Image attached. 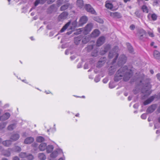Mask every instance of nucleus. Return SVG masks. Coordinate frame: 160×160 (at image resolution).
I'll use <instances>...</instances> for the list:
<instances>
[{
    "label": "nucleus",
    "mask_w": 160,
    "mask_h": 160,
    "mask_svg": "<svg viewBox=\"0 0 160 160\" xmlns=\"http://www.w3.org/2000/svg\"><path fill=\"white\" fill-rule=\"evenodd\" d=\"M132 70L128 69L127 66L121 67L115 75L114 80L118 82L122 78L124 81H128L132 75Z\"/></svg>",
    "instance_id": "nucleus-1"
},
{
    "label": "nucleus",
    "mask_w": 160,
    "mask_h": 160,
    "mask_svg": "<svg viewBox=\"0 0 160 160\" xmlns=\"http://www.w3.org/2000/svg\"><path fill=\"white\" fill-rule=\"evenodd\" d=\"M72 13L74 15L73 16H71L73 18V21L72 23V26H71V34L74 30V28L79 26H81L84 24H85L87 22L88 18L86 16H82L80 18L78 23V24L76 21L77 19V17L76 16V14L75 13L74 11H71V14Z\"/></svg>",
    "instance_id": "nucleus-2"
},
{
    "label": "nucleus",
    "mask_w": 160,
    "mask_h": 160,
    "mask_svg": "<svg viewBox=\"0 0 160 160\" xmlns=\"http://www.w3.org/2000/svg\"><path fill=\"white\" fill-rule=\"evenodd\" d=\"M139 81L140 82L139 85L141 86L142 89V93H146L145 95L148 96L151 93V92L149 90L151 88V86L149 83H147L145 84L142 83V79L139 78H137L135 80V81L137 82Z\"/></svg>",
    "instance_id": "nucleus-3"
},
{
    "label": "nucleus",
    "mask_w": 160,
    "mask_h": 160,
    "mask_svg": "<svg viewBox=\"0 0 160 160\" xmlns=\"http://www.w3.org/2000/svg\"><path fill=\"white\" fill-rule=\"evenodd\" d=\"M92 26L93 25L92 23H88L87 25L84 29L82 28H79L77 29L75 31H74V32L72 34L78 35L81 34V32H83L84 34H87L91 30Z\"/></svg>",
    "instance_id": "nucleus-4"
},
{
    "label": "nucleus",
    "mask_w": 160,
    "mask_h": 160,
    "mask_svg": "<svg viewBox=\"0 0 160 160\" xmlns=\"http://www.w3.org/2000/svg\"><path fill=\"white\" fill-rule=\"evenodd\" d=\"M118 47L117 46H115L114 48L110 51L108 57L110 58H112L114 57H115L113 60V63L116 62L118 56Z\"/></svg>",
    "instance_id": "nucleus-5"
},
{
    "label": "nucleus",
    "mask_w": 160,
    "mask_h": 160,
    "mask_svg": "<svg viewBox=\"0 0 160 160\" xmlns=\"http://www.w3.org/2000/svg\"><path fill=\"white\" fill-rule=\"evenodd\" d=\"M127 61V58L124 55H122L120 56L118 58V64L120 66L125 64Z\"/></svg>",
    "instance_id": "nucleus-6"
},
{
    "label": "nucleus",
    "mask_w": 160,
    "mask_h": 160,
    "mask_svg": "<svg viewBox=\"0 0 160 160\" xmlns=\"http://www.w3.org/2000/svg\"><path fill=\"white\" fill-rule=\"evenodd\" d=\"M111 48V45L110 44H107L104 46L103 48H102L100 50V53L101 55H104Z\"/></svg>",
    "instance_id": "nucleus-7"
},
{
    "label": "nucleus",
    "mask_w": 160,
    "mask_h": 160,
    "mask_svg": "<svg viewBox=\"0 0 160 160\" xmlns=\"http://www.w3.org/2000/svg\"><path fill=\"white\" fill-rule=\"evenodd\" d=\"M85 8L88 12L93 14L96 15L97 14L96 12L90 5L86 4L85 6Z\"/></svg>",
    "instance_id": "nucleus-8"
},
{
    "label": "nucleus",
    "mask_w": 160,
    "mask_h": 160,
    "mask_svg": "<svg viewBox=\"0 0 160 160\" xmlns=\"http://www.w3.org/2000/svg\"><path fill=\"white\" fill-rule=\"evenodd\" d=\"M105 38L104 36L100 37L97 40L96 45L98 47H100L105 42Z\"/></svg>",
    "instance_id": "nucleus-9"
},
{
    "label": "nucleus",
    "mask_w": 160,
    "mask_h": 160,
    "mask_svg": "<svg viewBox=\"0 0 160 160\" xmlns=\"http://www.w3.org/2000/svg\"><path fill=\"white\" fill-rule=\"evenodd\" d=\"M140 35L139 37V39L140 40L143 41H145L148 39V37L145 31L143 30L140 33Z\"/></svg>",
    "instance_id": "nucleus-10"
},
{
    "label": "nucleus",
    "mask_w": 160,
    "mask_h": 160,
    "mask_svg": "<svg viewBox=\"0 0 160 160\" xmlns=\"http://www.w3.org/2000/svg\"><path fill=\"white\" fill-rule=\"evenodd\" d=\"M68 14L66 12H63L60 14L58 17V20L59 21H62L67 18Z\"/></svg>",
    "instance_id": "nucleus-11"
},
{
    "label": "nucleus",
    "mask_w": 160,
    "mask_h": 160,
    "mask_svg": "<svg viewBox=\"0 0 160 160\" xmlns=\"http://www.w3.org/2000/svg\"><path fill=\"white\" fill-rule=\"evenodd\" d=\"M106 60V58L105 57L100 58L97 63V67L99 68L102 67L105 63Z\"/></svg>",
    "instance_id": "nucleus-12"
},
{
    "label": "nucleus",
    "mask_w": 160,
    "mask_h": 160,
    "mask_svg": "<svg viewBox=\"0 0 160 160\" xmlns=\"http://www.w3.org/2000/svg\"><path fill=\"white\" fill-rule=\"evenodd\" d=\"M106 60V58L105 57L100 58L97 63V67L99 68L102 67L105 63Z\"/></svg>",
    "instance_id": "nucleus-13"
},
{
    "label": "nucleus",
    "mask_w": 160,
    "mask_h": 160,
    "mask_svg": "<svg viewBox=\"0 0 160 160\" xmlns=\"http://www.w3.org/2000/svg\"><path fill=\"white\" fill-rule=\"evenodd\" d=\"M106 60V58L105 57L100 58L97 63V67L99 68L102 67L105 63Z\"/></svg>",
    "instance_id": "nucleus-14"
},
{
    "label": "nucleus",
    "mask_w": 160,
    "mask_h": 160,
    "mask_svg": "<svg viewBox=\"0 0 160 160\" xmlns=\"http://www.w3.org/2000/svg\"><path fill=\"white\" fill-rule=\"evenodd\" d=\"M157 105L156 104H152L149 107L147 110V112L148 113L152 112L156 109Z\"/></svg>",
    "instance_id": "nucleus-15"
},
{
    "label": "nucleus",
    "mask_w": 160,
    "mask_h": 160,
    "mask_svg": "<svg viewBox=\"0 0 160 160\" xmlns=\"http://www.w3.org/2000/svg\"><path fill=\"white\" fill-rule=\"evenodd\" d=\"M100 34L99 31L98 29H95L92 32L90 36L92 38H95L98 37Z\"/></svg>",
    "instance_id": "nucleus-16"
},
{
    "label": "nucleus",
    "mask_w": 160,
    "mask_h": 160,
    "mask_svg": "<svg viewBox=\"0 0 160 160\" xmlns=\"http://www.w3.org/2000/svg\"><path fill=\"white\" fill-rule=\"evenodd\" d=\"M34 141V139L32 137H29L26 138L24 142V143L26 144H30Z\"/></svg>",
    "instance_id": "nucleus-17"
},
{
    "label": "nucleus",
    "mask_w": 160,
    "mask_h": 160,
    "mask_svg": "<svg viewBox=\"0 0 160 160\" xmlns=\"http://www.w3.org/2000/svg\"><path fill=\"white\" fill-rule=\"evenodd\" d=\"M20 136L19 134L15 133L12 135L10 137L11 141H15L18 140Z\"/></svg>",
    "instance_id": "nucleus-18"
},
{
    "label": "nucleus",
    "mask_w": 160,
    "mask_h": 160,
    "mask_svg": "<svg viewBox=\"0 0 160 160\" xmlns=\"http://www.w3.org/2000/svg\"><path fill=\"white\" fill-rule=\"evenodd\" d=\"M155 97L154 96H152L150 97L148 99L145 101L143 102V104L144 105H146L149 103H150L152 102L154 98Z\"/></svg>",
    "instance_id": "nucleus-19"
},
{
    "label": "nucleus",
    "mask_w": 160,
    "mask_h": 160,
    "mask_svg": "<svg viewBox=\"0 0 160 160\" xmlns=\"http://www.w3.org/2000/svg\"><path fill=\"white\" fill-rule=\"evenodd\" d=\"M82 36L79 35L77 37H75L74 38V42L76 44H78L82 39Z\"/></svg>",
    "instance_id": "nucleus-20"
},
{
    "label": "nucleus",
    "mask_w": 160,
    "mask_h": 160,
    "mask_svg": "<svg viewBox=\"0 0 160 160\" xmlns=\"http://www.w3.org/2000/svg\"><path fill=\"white\" fill-rule=\"evenodd\" d=\"M47 144L46 143H41L39 146V148L41 151H43L46 149Z\"/></svg>",
    "instance_id": "nucleus-21"
},
{
    "label": "nucleus",
    "mask_w": 160,
    "mask_h": 160,
    "mask_svg": "<svg viewBox=\"0 0 160 160\" xmlns=\"http://www.w3.org/2000/svg\"><path fill=\"white\" fill-rule=\"evenodd\" d=\"M91 36L90 35L86 36L84 38L82 41V42L83 44H86L89 42L91 39Z\"/></svg>",
    "instance_id": "nucleus-22"
},
{
    "label": "nucleus",
    "mask_w": 160,
    "mask_h": 160,
    "mask_svg": "<svg viewBox=\"0 0 160 160\" xmlns=\"http://www.w3.org/2000/svg\"><path fill=\"white\" fill-rule=\"evenodd\" d=\"M106 7L110 10H111L113 8V5L112 4L110 3L108 1H107L105 2Z\"/></svg>",
    "instance_id": "nucleus-23"
},
{
    "label": "nucleus",
    "mask_w": 160,
    "mask_h": 160,
    "mask_svg": "<svg viewBox=\"0 0 160 160\" xmlns=\"http://www.w3.org/2000/svg\"><path fill=\"white\" fill-rule=\"evenodd\" d=\"M153 55L154 58L160 60V53L158 51H155Z\"/></svg>",
    "instance_id": "nucleus-24"
},
{
    "label": "nucleus",
    "mask_w": 160,
    "mask_h": 160,
    "mask_svg": "<svg viewBox=\"0 0 160 160\" xmlns=\"http://www.w3.org/2000/svg\"><path fill=\"white\" fill-rule=\"evenodd\" d=\"M10 115L9 113L6 112L0 118V119L7 120L10 117Z\"/></svg>",
    "instance_id": "nucleus-25"
},
{
    "label": "nucleus",
    "mask_w": 160,
    "mask_h": 160,
    "mask_svg": "<svg viewBox=\"0 0 160 160\" xmlns=\"http://www.w3.org/2000/svg\"><path fill=\"white\" fill-rule=\"evenodd\" d=\"M150 17H151L152 20L153 21H156L157 19V16L155 13L152 14L149 13L148 16V17L149 18Z\"/></svg>",
    "instance_id": "nucleus-26"
},
{
    "label": "nucleus",
    "mask_w": 160,
    "mask_h": 160,
    "mask_svg": "<svg viewBox=\"0 0 160 160\" xmlns=\"http://www.w3.org/2000/svg\"><path fill=\"white\" fill-rule=\"evenodd\" d=\"M2 144L5 147H9L11 144V141L9 140L4 141L2 142Z\"/></svg>",
    "instance_id": "nucleus-27"
},
{
    "label": "nucleus",
    "mask_w": 160,
    "mask_h": 160,
    "mask_svg": "<svg viewBox=\"0 0 160 160\" xmlns=\"http://www.w3.org/2000/svg\"><path fill=\"white\" fill-rule=\"evenodd\" d=\"M53 147L52 145H49L46 147V149L48 153H50L53 150Z\"/></svg>",
    "instance_id": "nucleus-28"
},
{
    "label": "nucleus",
    "mask_w": 160,
    "mask_h": 160,
    "mask_svg": "<svg viewBox=\"0 0 160 160\" xmlns=\"http://www.w3.org/2000/svg\"><path fill=\"white\" fill-rule=\"evenodd\" d=\"M70 25V21H69L67 23H66L61 29L60 30L61 32H63L66 29L68 28V26Z\"/></svg>",
    "instance_id": "nucleus-29"
},
{
    "label": "nucleus",
    "mask_w": 160,
    "mask_h": 160,
    "mask_svg": "<svg viewBox=\"0 0 160 160\" xmlns=\"http://www.w3.org/2000/svg\"><path fill=\"white\" fill-rule=\"evenodd\" d=\"M46 1V0H36L34 3V5L36 6L39 3L43 4Z\"/></svg>",
    "instance_id": "nucleus-30"
},
{
    "label": "nucleus",
    "mask_w": 160,
    "mask_h": 160,
    "mask_svg": "<svg viewBox=\"0 0 160 160\" xmlns=\"http://www.w3.org/2000/svg\"><path fill=\"white\" fill-rule=\"evenodd\" d=\"M45 138L39 136L37 137L36 138V141L38 142H41L44 141Z\"/></svg>",
    "instance_id": "nucleus-31"
},
{
    "label": "nucleus",
    "mask_w": 160,
    "mask_h": 160,
    "mask_svg": "<svg viewBox=\"0 0 160 160\" xmlns=\"http://www.w3.org/2000/svg\"><path fill=\"white\" fill-rule=\"evenodd\" d=\"M38 158L41 160H44L46 159L45 155L42 153H39L38 155Z\"/></svg>",
    "instance_id": "nucleus-32"
},
{
    "label": "nucleus",
    "mask_w": 160,
    "mask_h": 160,
    "mask_svg": "<svg viewBox=\"0 0 160 160\" xmlns=\"http://www.w3.org/2000/svg\"><path fill=\"white\" fill-rule=\"evenodd\" d=\"M77 4L78 7L82 8L83 6V0H78L77 2Z\"/></svg>",
    "instance_id": "nucleus-33"
},
{
    "label": "nucleus",
    "mask_w": 160,
    "mask_h": 160,
    "mask_svg": "<svg viewBox=\"0 0 160 160\" xmlns=\"http://www.w3.org/2000/svg\"><path fill=\"white\" fill-rule=\"evenodd\" d=\"M109 74L110 75L113 74L115 71L116 70V69L114 67L111 66L109 69Z\"/></svg>",
    "instance_id": "nucleus-34"
},
{
    "label": "nucleus",
    "mask_w": 160,
    "mask_h": 160,
    "mask_svg": "<svg viewBox=\"0 0 160 160\" xmlns=\"http://www.w3.org/2000/svg\"><path fill=\"white\" fill-rule=\"evenodd\" d=\"M141 9L144 12L148 13V8L147 6L145 5H143L142 6Z\"/></svg>",
    "instance_id": "nucleus-35"
},
{
    "label": "nucleus",
    "mask_w": 160,
    "mask_h": 160,
    "mask_svg": "<svg viewBox=\"0 0 160 160\" xmlns=\"http://www.w3.org/2000/svg\"><path fill=\"white\" fill-rule=\"evenodd\" d=\"M94 20L100 23H103V21L102 19H101V18H99L98 17H95L94 18Z\"/></svg>",
    "instance_id": "nucleus-36"
},
{
    "label": "nucleus",
    "mask_w": 160,
    "mask_h": 160,
    "mask_svg": "<svg viewBox=\"0 0 160 160\" xmlns=\"http://www.w3.org/2000/svg\"><path fill=\"white\" fill-rule=\"evenodd\" d=\"M58 153L57 151H54L50 154V157L52 158H55L58 155Z\"/></svg>",
    "instance_id": "nucleus-37"
},
{
    "label": "nucleus",
    "mask_w": 160,
    "mask_h": 160,
    "mask_svg": "<svg viewBox=\"0 0 160 160\" xmlns=\"http://www.w3.org/2000/svg\"><path fill=\"white\" fill-rule=\"evenodd\" d=\"M127 45L128 50L130 52L132 53L133 52V49L132 47L129 43H127Z\"/></svg>",
    "instance_id": "nucleus-38"
},
{
    "label": "nucleus",
    "mask_w": 160,
    "mask_h": 160,
    "mask_svg": "<svg viewBox=\"0 0 160 160\" xmlns=\"http://www.w3.org/2000/svg\"><path fill=\"white\" fill-rule=\"evenodd\" d=\"M16 127V124H13L10 125L8 127V129L9 130H13Z\"/></svg>",
    "instance_id": "nucleus-39"
},
{
    "label": "nucleus",
    "mask_w": 160,
    "mask_h": 160,
    "mask_svg": "<svg viewBox=\"0 0 160 160\" xmlns=\"http://www.w3.org/2000/svg\"><path fill=\"white\" fill-rule=\"evenodd\" d=\"M69 5L68 4L63 5L60 8V10L61 11H64L67 9Z\"/></svg>",
    "instance_id": "nucleus-40"
},
{
    "label": "nucleus",
    "mask_w": 160,
    "mask_h": 160,
    "mask_svg": "<svg viewBox=\"0 0 160 160\" xmlns=\"http://www.w3.org/2000/svg\"><path fill=\"white\" fill-rule=\"evenodd\" d=\"M27 156L26 153L25 152H22L19 154V157L22 158H26Z\"/></svg>",
    "instance_id": "nucleus-41"
},
{
    "label": "nucleus",
    "mask_w": 160,
    "mask_h": 160,
    "mask_svg": "<svg viewBox=\"0 0 160 160\" xmlns=\"http://www.w3.org/2000/svg\"><path fill=\"white\" fill-rule=\"evenodd\" d=\"M26 158L29 160H32L34 158L33 156L31 154H29L27 156Z\"/></svg>",
    "instance_id": "nucleus-42"
},
{
    "label": "nucleus",
    "mask_w": 160,
    "mask_h": 160,
    "mask_svg": "<svg viewBox=\"0 0 160 160\" xmlns=\"http://www.w3.org/2000/svg\"><path fill=\"white\" fill-rule=\"evenodd\" d=\"M14 150L16 152H19L21 151V149L20 147L17 146L15 147Z\"/></svg>",
    "instance_id": "nucleus-43"
},
{
    "label": "nucleus",
    "mask_w": 160,
    "mask_h": 160,
    "mask_svg": "<svg viewBox=\"0 0 160 160\" xmlns=\"http://www.w3.org/2000/svg\"><path fill=\"white\" fill-rule=\"evenodd\" d=\"M6 125V123L2 122L0 124V129H2L4 128Z\"/></svg>",
    "instance_id": "nucleus-44"
},
{
    "label": "nucleus",
    "mask_w": 160,
    "mask_h": 160,
    "mask_svg": "<svg viewBox=\"0 0 160 160\" xmlns=\"http://www.w3.org/2000/svg\"><path fill=\"white\" fill-rule=\"evenodd\" d=\"M98 54V52L96 50H95L92 53V56L96 57Z\"/></svg>",
    "instance_id": "nucleus-45"
},
{
    "label": "nucleus",
    "mask_w": 160,
    "mask_h": 160,
    "mask_svg": "<svg viewBox=\"0 0 160 160\" xmlns=\"http://www.w3.org/2000/svg\"><path fill=\"white\" fill-rule=\"evenodd\" d=\"M100 76L99 75H97L94 78V81L95 82H97L100 81Z\"/></svg>",
    "instance_id": "nucleus-46"
},
{
    "label": "nucleus",
    "mask_w": 160,
    "mask_h": 160,
    "mask_svg": "<svg viewBox=\"0 0 160 160\" xmlns=\"http://www.w3.org/2000/svg\"><path fill=\"white\" fill-rule=\"evenodd\" d=\"M10 152L9 151H6L3 153V155L5 156L8 157L10 155Z\"/></svg>",
    "instance_id": "nucleus-47"
},
{
    "label": "nucleus",
    "mask_w": 160,
    "mask_h": 160,
    "mask_svg": "<svg viewBox=\"0 0 160 160\" xmlns=\"http://www.w3.org/2000/svg\"><path fill=\"white\" fill-rule=\"evenodd\" d=\"M135 14L138 17L140 18V17L141 15L139 11H136L135 12Z\"/></svg>",
    "instance_id": "nucleus-48"
},
{
    "label": "nucleus",
    "mask_w": 160,
    "mask_h": 160,
    "mask_svg": "<svg viewBox=\"0 0 160 160\" xmlns=\"http://www.w3.org/2000/svg\"><path fill=\"white\" fill-rule=\"evenodd\" d=\"M113 15L114 16H116L118 18H119L120 16V13L118 12H115L113 13Z\"/></svg>",
    "instance_id": "nucleus-49"
},
{
    "label": "nucleus",
    "mask_w": 160,
    "mask_h": 160,
    "mask_svg": "<svg viewBox=\"0 0 160 160\" xmlns=\"http://www.w3.org/2000/svg\"><path fill=\"white\" fill-rule=\"evenodd\" d=\"M147 117V114L145 113L143 114L141 116V118L143 119H146Z\"/></svg>",
    "instance_id": "nucleus-50"
},
{
    "label": "nucleus",
    "mask_w": 160,
    "mask_h": 160,
    "mask_svg": "<svg viewBox=\"0 0 160 160\" xmlns=\"http://www.w3.org/2000/svg\"><path fill=\"white\" fill-rule=\"evenodd\" d=\"M63 0H58L57 2V5L58 6H59L62 4V2Z\"/></svg>",
    "instance_id": "nucleus-51"
},
{
    "label": "nucleus",
    "mask_w": 160,
    "mask_h": 160,
    "mask_svg": "<svg viewBox=\"0 0 160 160\" xmlns=\"http://www.w3.org/2000/svg\"><path fill=\"white\" fill-rule=\"evenodd\" d=\"M148 33L149 35V36L151 37H153L154 36V35L153 32H148Z\"/></svg>",
    "instance_id": "nucleus-52"
},
{
    "label": "nucleus",
    "mask_w": 160,
    "mask_h": 160,
    "mask_svg": "<svg viewBox=\"0 0 160 160\" xmlns=\"http://www.w3.org/2000/svg\"><path fill=\"white\" fill-rule=\"evenodd\" d=\"M158 0H154L153 2V4L154 5H157L158 4Z\"/></svg>",
    "instance_id": "nucleus-53"
},
{
    "label": "nucleus",
    "mask_w": 160,
    "mask_h": 160,
    "mask_svg": "<svg viewBox=\"0 0 160 160\" xmlns=\"http://www.w3.org/2000/svg\"><path fill=\"white\" fill-rule=\"evenodd\" d=\"M69 42H67V43H66L64 44L63 45V46L64 47V48H66L68 47V46H69Z\"/></svg>",
    "instance_id": "nucleus-54"
},
{
    "label": "nucleus",
    "mask_w": 160,
    "mask_h": 160,
    "mask_svg": "<svg viewBox=\"0 0 160 160\" xmlns=\"http://www.w3.org/2000/svg\"><path fill=\"white\" fill-rule=\"evenodd\" d=\"M70 52V50L69 49H67L65 51V54L66 55H68Z\"/></svg>",
    "instance_id": "nucleus-55"
},
{
    "label": "nucleus",
    "mask_w": 160,
    "mask_h": 160,
    "mask_svg": "<svg viewBox=\"0 0 160 160\" xmlns=\"http://www.w3.org/2000/svg\"><path fill=\"white\" fill-rule=\"evenodd\" d=\"M130 28L131 30H133L135 29V26L134 25L132 24L130 26Z\"/></svg>",
    "instance_id": "nucleus-56"
},
{
    "label": "nucleus",
    "mask_w": 160,
    "mask_h": 160,
    "mask_svg": "<svg viewBox=\"0 0 160 160\" xmlns=\"http://www.w3.org/2000/svg\"><path fill=\"white\" fill-rule=\"evenodd\" d=\"M108 80L107 78H105L103 80V82L104 83H107L108 82Z\"/></svg>",
    "instance_id": "nucleus-57"
},
{
    "label": "nucleus",
    "mask_w": 160,
    "mask_h": 160,
    "mask_svg": "<svg viewBox=\"0 0 160 160\" xmlns=\"http://www.w3.org/2000/svg\"><path fill=\"white\" fill-rule=\"evenodd\" d=\"M13 160H20V159L18 156H15L13 158Z\"/></svg>",
    "instance_id": "nucleus-58"
},
{
    "label": "nucleus",
    "mask_w": 160,
    "mask_h": 160,
    "mask_svg": "<svg viewBox=\"0 0 160 160\" xmlns=\"http://www.w3.org/2000/svg\"><path fill=\"white\" fill-rule=\"evenodd\" d=\"M156 76L158 79L160 81V73L157 74Z\"/></svg>",
    "instance_id": "nucleus-59"
},
{
    "label": "nucleus",
    "mask_w": 160,
    "mask_h": 160,
    "mask_svg": "<svg viewBox=\"0 0 160 160\" xmlns=\"http://www.w3.org/2000/svg\"><path fill=\"white\" fill-rule=\"evenodd\" d=\"M132 98V96H129L128 97V99L129 101H130L131 100Z\"/></svg>",
    "instance_id": "nucleus-60"
},
{
    "label": "nucleus",
    "mask_w": 160,
    "mask_h": 160,
    "mask_svg": "<svg viewBox=\"0 0 160 160\" xmlns=\"http://www.w3.org/2000/svg\"><path fill=\"white\" fill-rule=\"evenodd\" d=\"M133 107L134 108H136L138 107V105L137 104H135L134 105Z\"/></svg>",
    "instance_id": "nucleus-61"
},
{
    "label": "nucleus",
    "mask_w": 160,
    "mask_h": 160,
    "mask_svg": "<svg viewBox=\"0 0 160 160\" xmlns=\"http://www.w3.org/2000/svg\"><path fill=\"white\" fill-rule=\"evenodd\" d=\"M109 87L111 88H114L111 85V83H110L109 84Z\"/></svg>",
    "instance_id": "nucleus-62"
},
{
    "label": "nucleus",
    "mask_w": 160,
    "mask_h": 160,
    "mask_svg": "<svg viewBox=\"0 0 160 160\" xmlns=\"http://www.w3.org/2000/svg\"><path fill=\"white\" fill-rule=\"evenodd\" d=\"M22 81L26 83H28V81L26 79L22 80Z\"/></svg>",
    "instance_id": "nucleus-63"
},
{
    "label": "nucleus",
    "mask_w": 160,
    "mask_h": 160,
    "mask_svg": "<svg viewBox=\"0 0 160 160\" xmlns=\"http://www.w3.org/2000/svg\"><path fill=\"white\" fill-rule=\"evenodd\" d=\"M157 111L159 113H160V106L158 107V109H157Z\"/></svg>",
    "instance_id": "nucleus-64"
}]
</instances>
